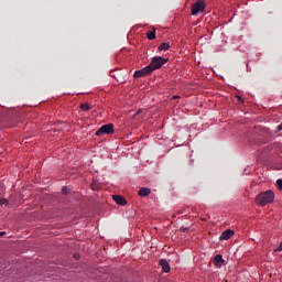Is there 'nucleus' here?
I'll use <instances>...</instances> for the list:
<instances>
[{"label":"nucleus","mask_w":282,"mask_h":282,"mask_svg":"<svg viewBox=\"0 0 282 282\" xmlns=\"http://www.w3.org/2000/svg\"><path fill=\"white\" fill-rule=\"evenodd\" d=\"M273 202H274V192L270 189L258 194L256 197V204H258V206H268V204H272Z\"/></svg>","instance_id":"f257e3e1"},{"label":"nucleus","mask_w":282,"mask_h":282,"mask_svg":"<svg viewBox=\"0 0 282 282\" xmlns=\"http://www.w3.org/2000/svg\"><path fill=\"white\" fill-rule=\"evenodd\" d=\"M166 63H169V58L156 56L152 58L150 65L148 66L150 67V69H152V72H155V69H160L162 65H166Z\"/></svg>","instance_id":"f03ea898"},{"label":"nucleus","mask_w":282,"mask_h":282,"mask_svg":"<svg viewBox=\"0 0 282 282\" xmlns=\"http://www.w3.org/2000/svg\"><path fill=\"white\" fill-rule=\"evenodd\" d=\"M206 10V2L204 0H197L191 7V12L193 17H197V14H202Z\"/></svg>","instance_id":"7ed1b4c3"},{"label":"nucleus","mask_w":282,"mask_h":282,"mask_svg":"<svg viewBox=\"0 0 282 282\" xmlns=\"http://www.w3.org/2000/svg\"><path fill=\"white\" fill-rule=\"evenodd\" d=\"M105 133L106 134H111V133H113V126H112V123H108V124H104V126H101L100 127V129H98L97 131H96V135H105Z\"/></svg>","instance_id":"20e7f679"},{"label":"nucleus","mask_w":282,"mask_h":282,"mask_svg":"<svg viewBox=\"0 0 282 282\" xmlns=\"http://www.w3.org/2000/svg\"><path fill=\"white\" fill-rule=\"evenodd\" d=\"M149 74H153L151 66H145L144 68L134 72V78H144V76H149Z\"/></svg>","instance_id":"39448f33"},{"label":"nucleus","mask_w":282,"mask_h":282,"mask_svg":"<svg viewBox=\"0 0 282 282\" xmlns=\"http://www.w3.org/2000/svg\"><path fill=\"white\" fill-rule=\"evenodd\" d=\"M235 235V231L227 229L225 231L221 232L219 240L220 241H228V239H230L232 236Z\"/></svg>","instance_id":"423d86ee"},{"label":"nucleus","mask_w":282,"mask_h":282,"mask_svg":"<svg viewBox=\"0 0 282 282\" xmlns=\"http://www.w3.org/2000/svg\"><path fill=\"white\" fill-rule=\"evenodd\" d=\"M159 265H161L163 272L169 273L171 272V264H169V261L165 259H161L159 262Z\"/></svg>","instance_id":"0eeeda50"},{"label":"nucleus","mask_w":282,"mask_h":282,"mask_svg":"<svg viewBox=\"0 0 282 282\" xmlns=\"http://www.w3.org/2000/svg\"><path fill=\"white\" fill-rule=\"evenodd\" d=\"M112 199L118 204V206H127V199L120 195H113Z\"/></svg>","instance_id":"6e6552de"},{"label":"nucleus","mask_w":282,"mask_h":282,"mask_svg":"<svg viewBox=\"0 0 282 282\" xmlns=\"http://www.w3.org/2000/svg\"><path fill=\"white\" fill-rule=\"evenodd\" d=\"M139 197H149L151 195V188L142 187L138 192Z\"/></svg>","instance_id":"1a4fd4ad"},{"label":"nucleus","mask_w":282,"mask_h":282,"mask_svg":"<svg viewBox=\"0 0 282 282\" xmlns=\"http://www.w3.org/2000/svg\"><path fill=\"white\" fill-rule=\"evenodd\" d=\"M223 263H224V258L221 257V254H217L214 258V265H216L217 268H221Z\"/></svg>","instance_id":"9d476101"},{"label":"nucleus","mask_w":282,"mask_h":282,"mask_svg":"<svg viewBox=\"0 0 282 282\" xmlns=\"http://www.w3.org/2000/svg\"><path fill=\"white\" fill-rule=\"evenodd\" d=\"M166 50H171V43L169 42H163L159 46V52H164Z\"/></svg>","instance_id":"9b49d317"},{"label":"nucleus","mask_w":282,"mask_h":282,"mask_svg":"<svg viewBox=\"0 0 282 282\" xmlns=\"http://www.w3.org/2000/svg\"><path fill=\"white\" fill-rule=\"evenodd\" d=\"M79 109H82V111H89V110H91V105H89V104H82L80 106H79Z\"/></svg>","instance_id":"f8f14e48"},{"label":"nucleus","mask_w":282,"mask_h":282,"mask_svg":"<svg viewBox=\"0 0 282 282\" xmlns=\"http://www.w3.org/2000/svg\"><path fill=\"white\" fill-rule=\"evenodd\" d=\"M148 39H149V41L155 40V29H153L152 31L148 32Z\"/></svg>","instance_id":"ddd939ff"},{"label":"nucleus","mask_w":282,"mask_h":282,"mask_svg":"<svg viewBox=\"0 0 282 282\" xmlns=\"http://www.w3.org/2000/svg\"><path fill=\"white\" fill-rule=\"evenodd\" d=\"M6 204H8V199L7 198H1L0 199V206H6Z\"/></svg>","instance_id":"4468645a"},{"label":"nucleus","mask_w":282,"mask_h":282,"mask_svg":"<svg viewBox=\"0 0 282 282\" xmlns=\"http://www.w3.org/2000/svg\"><path fill=\"white\" fill-rule=\"evenodd\" d=\"M276 184H278L279 191H282V180L281 178L276 181Z\"/></svg>","instance_id":"2eb2a0df"},{"label":"nucleus","mask_w":282,"mask_h":282,"mask_svg":"<svg viewBox=\"0 0 282 282\" xmlns=\"http://www.w3.org/2000/svg\"><path fill=\"white\" fill-rule=\"evenodd\" d=\"M62 193H63V195H67V187H63Z\"/></svg>","instance_id":"dca6fc26"},{"label":"nucleus","mask_w":282,"mask_h":282,"mask_svg":"<svg viewBox=\"0 0 282 282\" xmlns=\"http://www.w3.org/2000/svg\"><path fill=\"white\" fill-rule=\"evenodd\" d=\"M177 98H181V97L177 96V95H174V96L172 97V100H177Z\"/></svg>","instance_id":"f3484780"},{"label":"nucleus","mask_w":282,"mask_h":282,"mask_svg":"<svg viewBox=\"0 0 282 282\" xmlns=\"http://www.w3.org/2000/svg\"><path fill=\"white\" fill-rule=\"evenodd\" d=\"M74 258L75 259H80V256L79 254H74Z\"/></svg>","instance_id":"a211bd4d"},{"label":"nucleus","mask_w":282,"mask_h":282,"mask_svg":"<svg viewBox=\"0 0 282 282\" xmlns=\"http://www.w3.org/2000/svg\"><path fill=\"white\" fill-rule=\"evenodd\" d=\"M6 235V231H0V237H3Z\"/></svg>","instance_id":"6ab92c4d"}]
</instances>
